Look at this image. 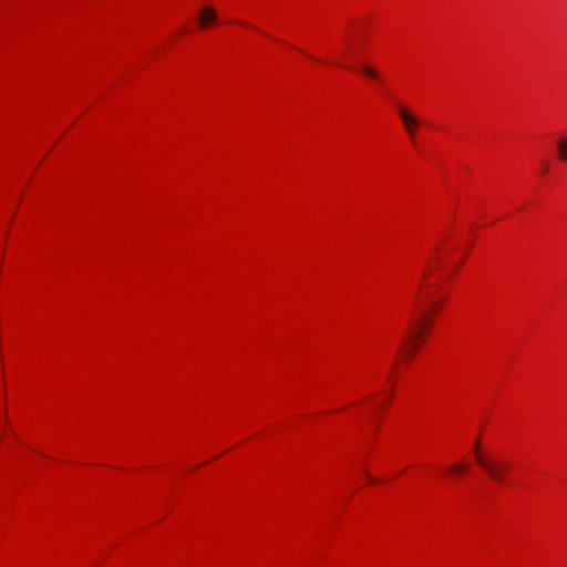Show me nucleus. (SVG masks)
<instances>
[{"instance_id":"obj_7","label":"nucleus","mask_w":567,"mask_h":567,"mask_svg":"<svg viewBox=\"0 0 567 567\" xmlns=\"http://www.w3.org/2000/svg\"><path fill=\"white\" fill-rule=\"evenodd\" d=\"M450 468L453 472H463L467 468V465L463 464V463H457V464L452 465Z\"/></svg>"},{"instance_id":"obj_1","label":"nucleus","mask_w":567,"mask_h":567,"mask_svg":"<svg viewBox=\"0 0 567 567\" xmlns=\"http://www.w3.org/2000/svg\"><path fill=\"white\" fill-rule=\"evenodd\" d=\"M477 464L488 474V476L497 482L503 483L507 473V465L494 458H486L481 453H476Z\"/></svg>"},{"instance_id":"obj_11","label":"nucleus","mask_w":567,"mask_h":567,"mask_svg":"<svg viewBox=\"0 0 567 567\" xmlns=\"http://www.w3.org/2000/svg\"><path fill=\"white\" fill-rule=\"evenodd\" d=\"M372 483H377V481L372 477H369Z\"/></svg>"},{"instance_id":"obj_6","label":"nucleus","mask_w":567,"mask_h":567,"mask_svg":"<svg viewBox=\"0 0 567 567\" xmlns=\"http://www.w3.org/2000/svg\"><path fill=\"white\" fill-rule=\"evenodd\" d=\"M430 324V322H425L423 323V321H419L415 323V327L411 329L410 331V337L411 338H422L423 337V332L420 330V327L421 326H424V327H427Z\"/></svg>"},{"instance_id":"obj_2","label":"nucleus","mask_w":567,"mask_h":567,"mask_svg":"<svg viewBox=\"0 0 567 567\" xmlns=\"http://www.w3.org/2000/svg\"><path fill=\"white\" fill-rule=\"evenodd\" d=\"M399 114L409 136L413 138L415 136V130L420 124L419 120L412 115L404 106L399 107Z\"/></svg>"},{"instance_id":"obj_3","label":"nucleus","mask_w":567,"mask_h":567,"mask_svg":"<svg viewBox=\"0 0 567 567\" xmlns=\"http://www.w3.org/2000/svg\"><path fill=\"white\" fill-rule=\"evenodd\" d=\"M217 19V12L213 7H204L199 13L198 22L203 28L212 25Z\"/></svg>"},{"instance_id":"obj_8","label":"nucleus","mask_w":567,"mask_h":567,"mask_svg":"<svg viewBox=\"0 0 567 567\" xmlns=\"http://www.w3.org/2000/svg\"><path fill=\"white\" fill-rule=\"evenodd\" d=\"M409 342H410L409 347L411 348V349L409 350V354H412V353H413V351H414V350H416V348H417V343H416V342H414V341H409Z\"/></svg>"},{"instance_id":"obj_5","label":"nucleus","mask_w":567,"mask_h":567,"mask_svg":"<svg viewBox=\"0 0 567 567\" xmlns=\"http://www.w3.org/2000/svg\"><path fill=\"white\" fill-rule=\"evenodd\" d=\"M558 157L563 162H567V137L557 141Z\"/></svg>"},{"instance_id":"obj_9","label":"nucleus","mask_w":567,"mask_h":567,"mask_svg":"<svg viewBox=\"0 0 567 567\" xmlns=\"http://www.w3.org/2000/svg\"><path fill=\"white\" fill-rule=\"evenodd\" d=\"M441 306H442L441 302H433L434 309H439V308H441Z\"/></svg>"},{"instance_id":"obj_4","label":"nucleus","mask_w":567,"mask_h":567,"mask_svg":"<svg viewBox=\"0 0 567 567\" xmlns=\"http://www.w3.org/2000/svg\"><path fill=\"white\" fill-rule=\"evenodd\" d=\"M361 72L368 76L369 79L375 81V82H381L382 80V76L381 74L371 65L369 64H363L361 66Z\"/></svg>"},{"instance_id":"obj_10","label":"nucleus","mask_w":567,"mask_h":567,"mask_svg":"<svg viewBox=\"0 0 567 567\" xmlns=\"http://www.w3.org/2000/svg\"><path fill=\"white\" fill-rule=\"evenodd\" d=\"M476 453H481V452L478 451V442H476V443H475V454H476Z\"/></svg>"}]
</instances>
